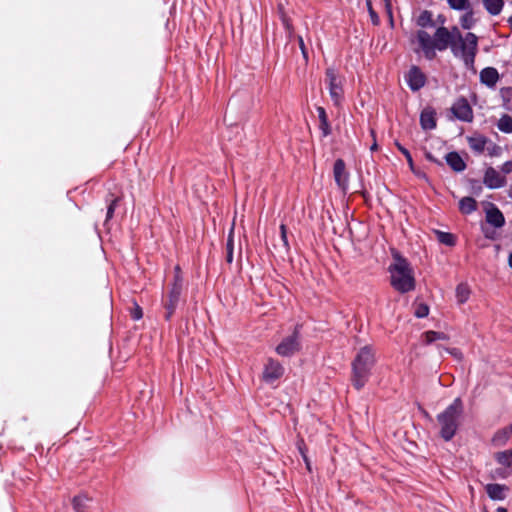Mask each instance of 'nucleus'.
<instances>
[{"instance_id":"obj_47","label":"nucleus","mask_w":512,"mask_h":512,"mask_svg":"<svg viewBox=\"0 0 512 512\" xmlns=\"http://www.w3.org/2000/svg\"><path fill=\"white\" fill-rule=\"evenodd\" d=\"M427 159L429 161H432V162H435V163H438L437 160L431 155V154H427Z\"/></svg>"},{"instance_id":"obj_10","label":"nucleus","mask_w":512,"mask_h":512,"mask_svg":"<svg viewBox=\"0 0 512 512\" xmlns=\"http://www.w3.org/2000/svg\"><path fill=\"white\" fill-rule=\"evenodd\" d=\"M451 111L453 115L460 121L463 122H472L473 121V110L465 98H461L456 101Z\"/></svg>"},{"instance_id":"obj_3","label":"nucleus","mask_w":512,"mask_h":512,"mask_svg":"<svg viewBox=\"0 0 512 512\" xmlns=\"http://www.w3.org/2000/svg\"><path fill=\"white\" fill-rule=\"evenodd\" d=\"M464 412L461 398L457 397L446 409L437 415L441 438L448 442L456 435Z\"/></svg>"},{"instance_id":"obj_14","label":"nucleus","mask_w":512,"mask_h":512,"mask_svg":"<svg viewBox=\"0 0 512 512\" xmlns=\"http://www.w3.org/2000/svg\"><path fill=\"white\" fill-rule=\"evenodd\" d=\"M485 491L491 500L502 501L506 498L508 487L504 484L489 483L485 486Z\"/></svg>"},{"instance_id":"obj_31","label":"nucleus","mask_w":512,"mask_h":512,"mask_svg":"<svg viewBox=\"0 0 512 512\" xmlns=\"http://www.w3.org/2000/svg\"><path fill=\"white\" fill-rule=\"evenodd\" d=\"M89 498L85 495H78L73 498V508L76 512H84Z\"/></svg>"},{"instance_id":"obj_32","label":"nucleus","mask_w":512,"mask_h":512,"mask_svg":"<svg viewBox=\"0 0 512 512\" xmlns=\"http://www.w3.org/2000/svg\"><path fill=\"white\" fill-rule=\"evenodd\" d=\"M449 7L453 10L464 11L471 7L468 0H447Z\"/></svg>"},{"instance_id":"obj_37","label":"nucleus","mask_w":512,"mask_h":512,"mask_svg":"<svg viewBox=\"0 0 512 512\" xmlns=\"http://www.w3.org/2000/svg\"><path fill=\"white\" fill-rule=\"evenodd\" d=\"M118 202V198L112 199L107 207V214H106V222L112 218L116 205Z\"/></svg>"},{"instance_id":"obj_15","label":"nucleus","mask_w":512,"mask_h":512,"mask_svg":"<svg viewBox=\"0 0 512 512\" xmlns=\"http://www.w3.org/2000/svg\"><path fill=\"white\" fill-rule=\"evenodd\" d=\"M467 142L474 153L482 154L489 143V139L482 134H474L467 137Z\"/></svg>"},{"instance_id":"obj_1","label":"nucleus","mask_w":512,"mask_h":512,"mask_svg":"<svg viewBox=\"0 0 512 512\" xmlns=\"http://www.w3.org/2000/svg\"><path fill=\"white\" fill-rule=\"evenodd\" d=\"M417 48L415 53L422 54L426 60L432 61L437 51L450 48L455 58L461 59L465 68L476 73L475 59L478 53V37L472 32L463 36L457 26L448 29L445 26L436 28L433 36L427 31L418 30L415 34Z\"/></svg>"},{"instance_id":"obj_19","label":"nucleus","mask_w":512,"mask_h":512,"mask_svg":"<svg viewBox=\"0 0 512 512\" xmlns=\"http://www.w3.org/2000/svg\"><path fill=\"white\" fill-rule=\"evenodd\" d=\"M511 434H512V428H510V427H505V428L498 430L497 432H495V434L492 437V440H491L492 445L495 447L504 446L508 442Z\"/></svg>"},{"instance_id":"obj_25","label":"nucleus","mask_w":512,"mask_h":512,"mask_svg":"<svg viewBox=\"0 0 512 512\" xmlns=\"http://www.w3.org/2000/svg\"><path fill=\"white\" fill-rule=\"evenodd\" d=\"M464 11L465 13L460 17V24L463 29L470 30L475 25L474 12L472 7Z\"/></svg>"},{"instance_id":"obj_20","label":"nucleus","mask_w":512,"mask_h":512,"mask_svg":"<svg viewBox=\"0 0 512 512\" xmlns=\"http://www.w3.org/2000/svg\"><path fill=\"white\" fill-rule=\"evenodd\" d=\"M316 111L318 113V118L320 122L319 128L322 132V136L327 137L331 134V126L327 117L326 110L323 107L318 106L316 108Z\"/></svg>"},{"instance_id":"obj_30","label":"nucleus","mask_w":512,"mask_h":512,"mask_svg":"<svg viewBox=\"0 0 512 512\" xmlns=\"http://www.w3.org/2000/svg\"><path fill=\"white\" fill-rule=\"evenodd\" d=\"M281 22L284 30L286 31L288 40L291 41L294 37V26L292 24V20L287 16L286 13H282Z\"/></svg>"},{"instance_id":"obj_5","label":"nucleus","mask_w":512,"mask_h":512,"mask_svg":"<svg viewBox=\"0 0 512 512\" xmlns=\"http://www.w3.org/2000/svg\"><path fill=\"white\" fill-rule=\"evenodd\" d=\"M325 74L331 100L335 106H340L343 100L342 80L337 75L334 68H327Z\"/></svg>"},{"instance_id":"obj_46","label":"nucleus","mask_w":512,"mask_h":512,"mask_svg":"<svg viewBox=\"0 0 512 512\" xmlns=\"http://www.w3.org/2000/svg\"><path fill=\"white\" fill-rule=\"evenodd\" d=\"M174 274H182V273H181V268H180V266H179V265L175 266V268H174Z\"/></svg>"},{"instance_id":"obj_2","label":"nucleus","mask_w":512,"mask_h":512,"mask_svg":"<svg viewBox=\"0 0 512 512\" xmlns=\"http://www.w3.org/2000/svg\"><path fill=\"white\" fill-rule=\"evenodd\" d=\"M394 263L388 271L390 273L391 286L399 293H408L415 289V278L409 261L398 252L393 254Z\"/></svg>"},{"instance_id":"obj_28","label":"nucleus","mask_w":512,"mask_h":512,"mask_svg":"<svg viewBox=\"0 0 512 512\" xmlns=\"http://www.w3.org/2000/svg\"><path fill=\"white\" fill-rule=\"evenodd\" d=\"M495 459L502 466L511 467L512 466V448L496 453Z\"/></svg>"},{"instance_id":"obj_45","label":"nucleus","mask_w":512,"mask_h":512,"mask_svg":"<svg viewBox=\"0 0 512 512\" xmlns=\"http://www.w3.org/2000/svg\"><path fill=\"white\" fill-rule=\"evenodd\" d=\"M278 13H279L280 17L282 15V13H285L283 4L278 5Z\"/></svg>"},{"instance_id":"obj_6","label":"nucleus","mask_w":512,"mask_h":512,"mask_svg":"<svg viewBox=\"0 0 512 512\" xmlns=\"http://www.w3.org/2000/svg\"><path fill=\"white\" fill-rule=\"evenodd\" d=\"M299 327L296 326L292 335L285 337L276 347V353L282 357H289L300 349Z\"/></svg>"},{"instance_id":"obj_17","label":"nucleus","mask_w":512,"mask_h":512,"mask_svg":"<svg viewBox=\"0 0 512 512\" xmlns=\"http://www.w3.org/2000/svg\"><path fill=\"white\" fill-rule=\"evenodd\" d=\"M486 221L495 228H501L505 224L503 213L494 205L486 211Z\"/></svg>"},{"instance_id":"obj_49","label":"nucleus","mask_w":512,"mask_h":512,"mask_svg":"<svg viewBox=\"0 0 512 512\" xmlns=\"http://www.w3.org/2000/svg\"><path fill=\"white\" fill-rule=\"evenodd\" d=\"M496 512H507V509H506V508H504V507H498V508L496 509Z\"/></svg>"},{"instance_id":"obj_22","label":"nucleus","mask_w":512,"mask_h":512,"mask_svg":"<svg viewBox=\"0 0 512 512\" xmlns=\"http://www.w3.org/2000/svg\"><path fill=\"white\" fill-rule=\"evenodd\" d=\"M483 6L486 11L492 15H499L504 7L503 0H482Z\"/></svg>"},{"instance_id":"obj_50","label":"nucleus","mask_w":512,"mask_h":512,"mask_svg":"<svg viewBox=\"0 0 512 512\" xmlns=\"http://www.w3.org/2000/svg\"><path fill=\"white\" fill-rule=\"evenodd\" d=\"M508 196L512 199V182H511L510 188L508 190Z\"/></svg>"},{"instance_id":"obj_9","label":"nucleus","mask_w":512,"mask_h":512,"mask_svg":"<svg viewBox=\"0 0 512 512\" xmlns=\"http://www.w3.org/2000/svg\"><path fill=\"white\" fill-rule=\"evenodd\" d=\"M182 290L183 289L174 288V287L170 286L168 294H167V300L163 299V306L165 308V319L166 320L171 319L176 308L178 307L180 297L182 294Z\"/></svg>"},{"instance_id":"obj_33","label":"nucleus","mask_w":512,"mask_h":512,"mask_svg":"<svg viewBox=\"0 0 512 512\" xmlns=\"http://www.w3.org/2000/svg\"><path fill=\"white\" fill-rule=\"evenodd\" d=\"M395 145H396L397 149L403 154L404 158H406L407 163H408L409 167L411 168V170H413L414 162H413V158H412V155L409 152V150H407L404 146H402L398 142H396Z\"/></svg>"},{"instance_id":"obj_48","label":"nucleus","mask_w":512,"mask_h":512,"mask_svg":"<svg viewBox=\"0 0 512 512\" xmlns=\"http://www.w3.org/2000/svg\"><path fill=\"white\" fill-rule=\"evenodd\" d=\"M508 264H509V266L512 268V252L509 254V257H508Z\"/></svg>"},{"instance_id":"obj_21","label":"nucleus","mask_w":512,"mask_h":512,"mask_svg":"<svg viewBox=\"0 0 512 512\" xmlns=\"http://www.w3.org/2000/svg\"><path fill=\"white\" fill-rule=\"evenodd\" d=\"M417 26L421 27V30L426 31V28L435 27V21L433 20V14L429 10H423L416 19Z\"/></svg>"},{"instance_id":"obj_8","label":"nucleus","mask_w":512,"mask_h":512,"mask_svg":"<svg viewBox=\"0 0 512 512\" xmlns=\"http://www.w3.org/2000/svg\"><path fill=\"white\" fill-rule=\"evenodd\" d=\"M405 81L408 87L416 92L424 87L426 83V76L418 66H412L405 74Z\"/></svg>"},{"instance_id":"obj_34","label":"nucleus","mask_w":512,"mask_h":512,"mask_svg":"<svg viewBox=\"0 0 512 512\" xmlns=\"http://www.w3.org/2000/svg\"><path fill=\"white\" fill-rule=\"evenodd\" d=\"M429 314V307L428 305L424 304V303H420L416 306L415 308V311H414V315L417 317V318H425L427 317Z\"/></svg>"},{"instance_id":"obj_24","label":"nucleus","mask_w":512,"mask_h":512,"mask_svg":"<svg viewBox=\"0 0 512 512\" xmlns=\"http://www.w3.org/2000/svg\"><path fill=\"white\" fill-rule=\"evenodd\" d=\"M471 290L467 283H460L456 287V300L459 304H464L468 301Z\"/></svg>"},{"instance_id":"obj_51","label":"nucleus","mask_w":512,"mask_h":512,"mask_svg":"<svg viewBox=\"0 0 512 512\" xmlns=\"http://www.w3.org/2000/svg\"><path fill=\"white\" fill-rule=\"evenodd\" d=\"M378 146H377V143H373V145L371 146V151H375L377 150Z\"/></svg>"},{"instance_id":"obj_40","label":"nucleus","mask_w":512,"mask_h":512,"mask_svg":"<svg viewBox=\"0 0 512 512\" xmlns=\"http://www.w3.org/2000/svg\"><path fill=\"white\" fill-rule=\"evenodd\" d=\"M171 287L183 289V277L182 274H174L173 282Z\"/></svg>"},{"instance_id":"obj_42","label":"nucleus","mask_w":512,"mask_h":512,"mask_svg":"<svg viewBox=\"0 0 512 512\" xmlns=\"http://www.w3.org/2000/svg\"><path fill=\"white\" fill-rule=\"evenodd\" d=\"M367 5L369 7V14H370V17H371V21L374 25H377L379 24V17L377 15V13L372 9V6H371V3L370 1L367 2Z\"/></svg>"},{"instance_id":"obj_41","label":"nucleus","mask_w":512,"mask_h":512,"mask_svg":"<svg viewBox=\"0 0 512 512\" xmlns=\"http://www.w3.org/2000/svg\"><path fill=\"white\" fill-rule=\"evenodd\" d=\"M487 150L490 156H499L501 154V147L496 144H491Z\"/></svg>"},{"instance_id":"obj_4","label":"nucleus","mask_w":512,"mask_h":512,"mask_svg":"<svg viewBox=\"0 0 512 512\" xmlns=\"http://www.w3.org/2000/svg\"><path fill=\"white\" fill-rule=\"evenodd\" d=\"M375 364V355L371 346L362 347L352 362V383L360 390L367 383Z\"/></svg>"},{"instance_id":"obj_27","label":"nucleus","mask_w":512,"mask_h":512,"mask_svg":"<svg viewBox=\"0 0 512 512\" xmlns=\"http://www.w3.org/2000/svg\"><path fill=\"white\" fill-rule=\"evenodd\" d=\"M435 233H436L437 240L441 244H444V245L450 246V247H452L456 244V237L452 233L444 232V231H440V230H436Z\"/></svg>"},{"instance_id":"obj_26","label":"nucleus","mask_w":512,"mask_h":512,"mask_svg":"<svg viewBox=\"0 0 512 512\" xmlns=\"http://www.w3.org/2000/svg\"><path fill=\"white\" fill-rule=\"evenodd\" d=\"M497 128L503 133H512V116L503 114L497 122Z\"/></svg>"},{"instance_id":"obj_18","label":"nucleus","mask_w":512,"mask_h":512,"mask_svg":"<svg viewBox=\"0 0 512 512\" xmlns=\"http://www.w3.org/2000/svg\"><path fill=\"white\" fill-rule=\"evenodd\" d=\"M445 160L450 168L455 172H462L466 169V163L458 152L452 151L445 156Z\"/></svg>"},{"instance_id":"obj_38","label":"nucleus","mask_w":512,"mask_h":512,"mask_svg":"<svg viewBox=\"0 0 512 512\" xmlns=\"http://www.w3.org/2000/svg\"><path fill=\"white\" fill-rule=\"evenodd\" d=\"M297 41H298L299 48L301 50L302 56H303L304 60L307 62L308 61V51H307V48L305 46L303 37L302 36H297Z\"/></svg>"},{"instance_id":"obj_52","label":"nucleus","mask_w":512,"mask_h":512,"mask_svg":"<svg viewBox=\"0 0 512 512\" xmlns=\"http://www.w3.org/2000/svg\"><path fill=\"white\" fill-rule=\"evenodd\" d=\"M304 460H305V462H306L307 468L310 470V464H309V462L307 461V458H306L305 456H304Z\"/></svg>"},{"instance_id":"obj_23","label":"nucleus","mask_w":512,"mask_h":512,"mask_svg":"<svg viewBox=\"0 0 512 512\" xmlns=\"http://www.w3.org/2000/svg\"><path fill=\"white\" fill-rule=\"evenodd\" d=\"M459 209L463 214H471L477 209V202L472 197H463L459 201Z\"/></svg>"},{"instance_id":"obj_44","label":"nucleus","mask_w":512,"mask_h":512,"mask_svg":"<svg viewBox=\"0 0 512 512\" xmlns=\"http://www.w3.org/2000/svg\"><path fill=\"white\" fill-rule=\"evenodd\" d=\"M448 352L453 356L455 357L456 359H461L462 358V353L459 349L457 348H452L450 350H448Z\"/></svg>"},{"instance_id":"obj_39","label":"nucleus","mask_w":512,"mask_h":512,"mask_svg":"<svg viewBox=\"0 0 512 512\" xmlns=\"http://www.w3.org/2000/svg\"><path fill=\"white\" fill-rule=\"evenodd\" d=\"M143 316L142 308L135 303L134 309L131 311V318L135 321L140 320Z\"/></svg>"},{"instance_id":"obj_35","label":"nucleus","mask_w":512,"mask_h":512,"mask_svg":"<svg viewBox=\"0 0 512 512\" xmlns=\"http://www.w3.org/2000/svg\"><path fill=\"white\" fill-rule=\"evenodd\" d=\"M233 250H234V241L232 236L230 235L228 237L227 243H226V260L228 263H232L233 261Z\"/></svg>"},{"instance_id":"obj_36","label":"nucleus","mask_w":512,"mask_h":512,"mask_svg":"<svg viewBox=\"0 0 512 512\" xmlns=\"http://www.w3.org/2000/svg\"><path fill=\"white\" fill-rule=\"evenodd\" d=\"M280 237H281L283 246L285 247L286 251H288L290 246H289V242H288L287 228H286L285 224L280 225Z\"/></svg>"},{"instance_id":"obj_12","label":"nucleus","mask_w":512,"mask_h":512,"mask_svg":"<svg viewBox=\"0 0 512 512\" xmlns=\"http://www.w3.org/2000/svg\"><path fill=\"white\" fill-rule=\"evenodd\" d=\"M483 183L489 189H499L505 186L506 178L493 167H488L484 173Z\"/></svg>"},{"instance_id":"obj_43","label":"nucleus","mask_w":512,"mask_h":512,"mask_svg":"<svg viewBox=\"0 0 512 512\" xmlns=\"http://www.w3.org/2000/svg\"><path fill=\"white\" fill-rule=\"evenodd\" d=\"M501 171L504 174H510L512 172V161L509 160V161L504 162L501 166Z\"/></svg>"},{"instance_id":"obj_11","label":"nucleus","mask_w":512,"mask_h":512,"mask_svg":"<svg viewBox=\"0 0 512 512\" xmlns=\"http://www.w3.org/2000/svg\"><path fill=\"white\" fill-rule=\"evenodd\" d=\"M333 174L337 186L345 193L348 189L349 174L346 171V165L342 159H337L334 162Z\"/></svg>"},{"instance_id":"obj_29","label":"nucleus","mask_w":512,"mask_h":512,"mask_svg":"<svg viewBox=\"0 0 512 512\" xmlns=\"http://www.w3.org/2000/svg\"><path fill=\"white\" fill-rule=\"evenodd\" d=\"M424 342L426 344H431L437 340H447L448 336L444 332L438 331H427L423 334Z\"/></svg>"},{"instance_id":"obj_7","label":"nucleus","mask_w":512,"mask_h":512,"mask_svg":"<svg viewBox=\"0 0 512 512\" xmlns=\"http://www.w3.org/2000/svg\"><path fill=\"white\" fill-rule=\"evenodd\" d=\"M284 375V367L273 358H269L264 366L263 381L272 384Z\"/></svg>"},{"instance_id":"obj_16","label":"nucleus","mask_w":512,"mask_h":512,"mask_svg":"<svg viewBox=\"0 0 512 512\" xmlns=\"http://www.w3.org/2000/svg\"><path fill=\"white\" fill-rule=\"evenodd\" d=\"M420 125L423 130H433L436 128V112L427 107L420 114Z\"/></svg>"},{"instance_id":"obj_13","label":"nucleus","mask_w":512,"mask_h":512,"mask_svg":"<svg viewBox=\"0 0 512 512\" xmlns=\"http://www.w3.org/2000/svg\"><path fill=\"white\" fill-rule=\"evenodd\" d=\"M480 82L489 87L494 88L499 81V73L494 67H486L480 71Z\"/></svg>"}]
</instances>
